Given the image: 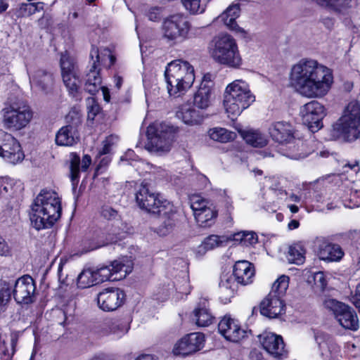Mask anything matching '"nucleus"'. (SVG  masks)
I'll return each mask as SVG.
<instances>
[{
	"instance_id": "1",
	"label": "nucleus",
	"mask_w": 360,
	"mask_h": 360,
	"mask_svg": "<svg viewBox=\"0 0 360 360\" xmlns=\"http://www.w3.org/2000/svg\"><path fill=\"white\" fill-rule=\"evenodd\" d=\"M291 81L297 91L307 98H321L331 88L330 69L312 59H302L291 70Z\"/></svg>"
},
{
	"instance_id": "2",
	"label": "nucleus",
	"mask_w": 360,
	"mask_h": 360,
	"mask_svg": "<svg viewBox=\"0 0 360 360\" xmlns=\"http://www.w3.org/2000/svg\"><path fill=\"white\" fill-rule=\"evenodd\" d=\"M136 201L139 207L146 212L158 215L162 219L157 229L160 236H166L176 225V208L160 193L153 192L146 184L142 183L136 191Z\"/></svg>"
},
{
	"instance_id": "3",
	"label": "nucleus",
	"mask_w": 360,
	"mask_h": 360,
	"mask_svg": "<svg viewBox=\"0 0 360 360\" xmlns=\"http://www.w3.org/2000/svg\"><path fill=\"white\" fill-rule=\"evenodd\" d=\"M61 212V200L58 193L42 190L32 205L31 224L38 231L49 229L60 218Z\"/></svg>"
},
{
	"instance_id": "4",
	"label": "nucleus",
	"mask_w": 360,
	"mask_h": 360,
	"mask_svg": "<svg viewBox=\"0 0 360 360\" xmlns=\"http://www.w3.org/2000/svg\"><path fill=\"white\" fill-rule=\"evenodd\" d=\"M165 78L169 96L179 97L193 86L195 81L194 68L187 61L175 60L166 67Z\"/></svg>"
},
{
	"instance_id": "5",
	"label": "nucleus",
	"mask_w": 360,
	"mask_h": 360,
	"mask_svg": "<svg viewBox=\"0 0 360 360\" xmlns=\"http://www.w3.org/2000/svg\"><path fill=\"white\" fill-rule=\"evenodd\" d=\"M331 136L347 142L360 139V103L351 101L345 108L343 115L333 126Z\"/></svg>"
},
{
	"instance_id": "6",
	"label": "nucleus",
	"mask_w": 360,
	"mask_h": 360,
	"mask_svg": "<svg viewBox=\"0 0 360 360\" xmlns=\"http://www.w3.org/2000/svg\"><path fill=\"white\" fill-rule=\"evenodd\" d=\"M255 101L248 84L243 79L234 80L226 87L224 105L229 116L239 115Z\"/></svg>"
},
{
	"instance_id": "7",
	"label": "nucleus",
	"mask_w": 360,
	"mask_h": 360,
	"mask_svg": "<svg viewBox=\"0 0 360 360\" xmlns=\"http://www.w3.org/2000/svg\"><path fill=\"white\" fill-rule=\"evenodd\" d=\"M210 54L217 63L230 68H238L242 58L236 39L228 34L215 37L210 45Z\"/></svg>"
},
{
	"instance_id": "8",
	"label": "nucleus",
	"mask_w": 360,
	"mask_h": 360,
	"mask_svg": "<svg viewBox=\"0 0 360 360\" xmlns=\"http://www.w3.org/2000/svg\"><path fill=\"white\" fill-rule=\"evenodd\" d=\"M176 129L167 123H154L147 129L148 142L146 148L152 153L169 151Z\"/></svg>"
},
{
	"instance_id": "9",
	"label": "nucleus",
	"mask_w": 360,
	"mask_h": 360,
	"mask_svg": "<svg viewBox=\"0 0 360 360\" xmlns=\"http://www.w3.org/2000/svg\"><path fill=\"white\" fill-rule=\"evenodd\" d=\"M289 277L281 276L272 285L271 290L260 304V313L269 319L278 317L284 311L281 297L288 288Z\"/></svg>"
},
{
	"instance_id": "10",
	"label": "nucleus",
	"mask_w": 360,
	"mask_h": 360,
	"mask_svg": "<svg viewBox=\"0 0 360 360\" xmlns=\"http://www.w3.org/2000/svg\"><path fill=\"white\" fill-rule=\"evenodd\" d=\"M3 124L8 129L20 130L25 128L32 118L30 106L22 100L11 101L2 110Z\"/></svg>"
},
{
	"instance_id": "11",
	"label": "nucleus",
	"mask_w": 360,
	"mask_h": 360,
	"mask_svg": "<svg viewBox=\"0 0 360 360\" xmlns=\"http://www.w3.org/2000/svg\"><path fill=\"white\" fill-rule=\"evenodd\" d=\"M191 29V23L182 13H175L166 18L162 25L163 37L168 41H181L186 39Z\"/></svg>"
},
{
	"instance_id": "12",
	"label": "nucleus",
	"mask_w": 360,
	"mask_h": 360,
	"mask_svg": "<svg viewBox=\"0 0 360 360\" xmlns=\"http://www.w3.org/2000/svg\"><path fill=\"white\" fill-rule=\"evenodd\" d=\"M190 203L199 226L210 227L214 223L217 210L210 201L200 195L194 194L190 196Z\"/></svg>"
},
{
	"instance_id": "13",
	"label": "nucleus",
	"mask_w": 360,
	"mask_h": 360,
	"mask_svg": "<svg viewBox=\"0 0 360 360\" xmlns=\"http://www.w3.org/2000/svg\"><path fill=\"white\" fill-rule=\"evenodd\" d=\"M60 68L63 83L70 94L76 98L77 100L80 99L79 89L81 82L74 60L66 53L62 54Z\"/></svg>"
},
{
	"instance_id": "14",
	"label": "nucleus",
	"mask_w": 360,
	"mask_h": 360,
	"mask_svg": "<svg viewBox=\"0 0 360 360\" xmlns=\"http://www.w3.org/2000/svg\"><path fill=\"white\" fill-rule=\"evenodd\" d=\"M0 156L12 165L20 163L25 158L24 153L18 140L11 134L0 132Z\"/></svg>"
},
{
	"instance_id": "15",
	"label": "nucleus",
	"mask_w": 360,
	"mask_h": 360,
	"mask_svg": "<svg viewBox=\"0 0 360 360\" xmlns=\"http://www.w3.org/2000/svg\"><path fill=\"white\" fill-rule=\"evenodd\" d=\"M300 115L303 123L314 133L323 127L322 120L326 115L325 108L317 101H311L301 107Z\"/></svg>"
},
{
	"instance_id": "16",
	"label": "nucleus",
	"mask_w": 360,
	"mask_h": 360,
	"mask_svg": "<svg viewBox=\"0 0 360 360\" xmlns=\"http://www.w3.org/2000/svg\"><path fill=\"white\" fill-rule=\"evenodd\" d=\"M12 295L15 301L19 304H29L36 300V285L34 279L25 275L15 282Z\"/></svg>"
},
{
	"instance_id": "17",
	"label": "nucleus",
	"mask_w": 360,
	"mask_h": 360,
	"mask_svg": "<svg viewBox=\"0 0 360 360\" xmlns=\"http://www.w3.org/2000/svg\"><path fill=\"white\" fill-rule=\"evenodd\" d=\"M328 305L333 309L337 321L343 328L354 331L359 329V319L352 308L335 300H330Z\"/></svg>"
},
{
	"instance_id": "18",
	"label": "nucleus",
	"mask_w": 360,
	"mask_h": 360,
	"mask_svg": "<svg viewBox=\"0 0 360 360\" xmlns=\"http://www.w3.org/2000/svg\"><path fill=\"white\" fill-rule=\"evenodd\" d=\"M101 215L108 221H113L112 226L109 230V238L106 243H115L121 240L124 233H127L129 228L127 223L122 219L121 214L117 210L109 205H104L101 208Z\"/></svg>"
},
{
	"instance_id": "19",
	"label": "nucleus",
	"mask_w": 360,
	"mask_h": 360,
	"mask_svg": "<svg viewBox=\"0 0 360 360\" xmlns=\"http://www.w3.org/2000/svg\"><path fill=\"white\" fill-rule=\"evenodd\" d=\"M30 83L32 88L48 92L54 84L53 73L46 68L39 67H30L27 69Z\"/></svg>"
},
{
	"instance_id": "20",
	"label": "nucleus",
	"mask_w": 360,
	"mask_h": 360,
	"mask_svg": "<svg viewBox=\"0 0 360 360\" xmlns=\"http://www.w3.org/2000/svg\"><path fill=\"white\" fill-rule=\"evenodd\" d=\"M124 299L123 290L117 288H108L98 294L97 304L102 310L112 311L122 304Z\"/></svg>"
},
{
	"instance_id": "21",
	"label": "nucleus",
	"mask_w": 360,
	"mask_h": 360,
	"mask_svg": "<svg viewBox=\"0 0 360 360\" xmlns=\"http://www.w3.org/2000/svg\"><path fill=\"white\" fill-rule=\"evenodd\" d=\"M205 336L201 333H192L182 338L174 346L176 355L187 356L200 351L204 347Z\"/></svg>"
},
{
	"instance_id": "22",
	"label": "nucleus",
	"mask_w": 360,
	"mask_h": 360,
	"mask_svg": "<svg viewBox=\"0 0 360 360\" xmlns=\"http://www.w3.org/2000/svg\"><path fill=\"white\" fill-rule=\"evenodd\" d=\"M81 124L82 121L77 117L72 123L62 127L56 134V143L66 147L76 145L80 140Z\"/></svg>"
},
{
	"instance_id": "23",
	"label": "nucleus",
	"mask_w": 360,
	"mask_h": 360,
	"mask_svg": "<svg viewBox=\"0 0 360 360\" xmlns=\"http://www.w3.org/2000/svg\"><path fill=\"white\" fill-rule=\"evenodd\" d=\"M213 86L212 75L210 73L205 74L194 94L193 102L197 108L205 110L211 105L213 98Z\"/></svg>"
},
{
	"instance_id": "24",
	"label": "nucleus",
	"mask_w": 360,
	"mask_h": 360,
	"mask_svg": "<svg viewBox=\"0 0 360 360\" xmlns=\"http://www.w3.org/2000/svg\"><path fill=\"white\" fill-rule=\"evenodd\" d=\"M218 330L227 340L237 342L242 340L247 332L242 329L238 321L224 316L218 324Z\"/></svg>"
},
{
	"instance_id": "25",
	"label": "nucleus",
	"mask_w": 360,
	"mask_h": 360,
	"mask_svg": "<svg viewBox=\"0 0 360 360\" xmlns=\"http://www.w3.org/2000/svg\"><path fill=\"white\" fill-rule=\"evenodd\" d=\"M264 349L272 356L280 359L286 354L283 338L272 333H264L259 335Z\"/></svg>"
},
{
	"instance_id": "26",
	"label": "nucleus",
	"mask_w": 360,
	"mask_h": 360,
	"mask_svg": "<svg viewBox=\"0 0 360 360\" xmlns=\"http://www.w3.org/2000/svg\"><path fill=\"white\" fill-rule=\"evenodd\" d=\"M269 131L272 139L279 143H290L294 139L293 127L289 122H276L271 125Z\"/></svg>"
},
{
	"instance_id": "27",
	"label": "nucleus",
	"mask_w": 360,
	"mask_h": 360,
	"mask_svg": "<svg viewBox=\"0 0 360 360\" xmlns=\"http://www.w3.org/2000/svg\"><path fill=\"white\" fill-rule=\"evenodd\" d=\"M237 283L245 285L252 282L255 269L252 264L246 261H238L233 266L231 274Z\"/></svg>"
},
{
	"instance_id": "28",
	"label": "nucleus",
	"mask_w": 360,
	"mask_h": 360,
	"mask_svg": "<svg viewBox=\"0 0 360 360\" xmlns=\"http://www.w3.org/2000/svg\"><path fill=\"white\" fill-rule=\"evenodd\" d=\"M240 8L239 4H232L224 11L217 20L222 22L229 29L238 33H245V30L240 27L236 20L240 15Z\"/></svg>"
},
{
	"instance_id": "29",
	"label": "nucleus",
	"mask_w": 360,
	"mask_h": 360,
	"mask_svg": "<svg viewBox=\"0 0 360 360\" xmlns=\"http://www.w3.org/2000/svg\"><path fill=\"white\" fill-rule=\"evenodd\" d=\"M237 288V283L235 281L231 274H223L221 276L219 284V295L223 304L231 302L233 297Z\"/></svg>"
},
{
	"instance_id": "30",
	"label": "nucleus",
	"mask_w": 360,
	"mask_h": 360,
	"mask_svg": "<svg viewBox=\"0 0 360 360\" xmlns=\"http://www.w3.org/2000/svg\"><path fill=\"white\" fill-rule=\"evenodd\" d=\"M176 116L184 124L190 126L200 124L203 120L200 112L189 103L180 105L176 110Z\"/></svg>"
},
{
	"instance_id": "31",
	"label": "nucleus",
	"mask_w": 360,
	"mask_h": 360,
	"mask_svg": "<svg viewBox=\"0 0 360 360\" xmlns=\"http://www.w3.org/2000/svg\"><path fill=\"white\" fill-rule=\"evenodd\" d=\"M70 179L73 185L77 184L79 179L80 170L86 172L91 163V156L84 155L82 160L78 155L76 153H71L70 155Z\"/></svg>"
},
{
	"instance_id": "32",
	"label": "nucleus",
	"mask_w": 360,
	"mask_h": 360,
	"mask_svg": "<svg viewBox=\"0 0 360 360\" xmlns=\"http://www.w3.org/2000/svg\"><path fill=\"white\" fill-rule=\"evenodd\" d=\"M343 255L344 253L341 248L337 244L323 242L319 245L318 256L322 260L330 262L338 261Z\"/></svg>"
},
{
	"instance_id": "33",
	"label": "nucleus",
	"mask_w": 360,
	"mask_h": 360,
	"mask_svg": "<svg viewBox=\"0 0 360 360\" xmlns=\"http://www.w3.org/2000/svg\"><path fill=\"white\" fill-rule=\"evenodd\" d=\"M194 320L196 325L200 327H206L212 323L214 316L208 308L207 300H200L198 306L193 311Z\"/></svg>"
},
{
	"instance_id": "34",
	"label": "nucleus",
	"mask_w": 360,
	"mask_h": 360,
	"mask_svg": "<svg viewBox=\"0 0 360 360\" xmlns=\"http://www.w3.org/2000/svg\"><path fill=\"white\" fill-rule=\"evenodd\" d=\"M101 86V77L96 63L92 64L91 69L86 75L84 88L91 95L98 91Z\"/></svg>"
},
{
	"instance_id": "35",
	"label": "nucleus",
	"mask_w": 360,
	"mask_h": 360,
	"mask_svg": "<svg viewBox=\"0 0 360 360\" xmlns=\"http://www.w3.org/2000/svg\"><path fill=\"white\" fill-rule=\"evenodd\" d=\"M208 135L213 141L221 143L229 142L233 140L236 137V133L221 127H214L210 129L208 131Z\"/></svg>"
},
{
	"instance_id": "36",
	"label": "nucleus",
	"mask_w": 360,
	"mask_h": 360,
	"mask_svg": "<svg viewBox=\"0 0 360 360\" xmlns=\"http://www.w3.org/2000/svg\"><path fill=\"white\" fill-rule=\"evenodd\" d=\"M305 250L300 243L294 244L289 248L288 259L290 263L302 264L305 260Z\"/></svg>"
},
{
	"instance_id": "37",
	"label": "nucleus",
	"mask_w": 360,
	"mask_h": 360,
	"mask_svg": "<svg viewBox=\"0 0 360 360\" xmlns=\"http://www.w3.org/2000/svg\"><path fill=\"white\" fill-rule=\"evenodd\" d=\"M129 325L120 320H115L108 324V333L120 339L128 333Z\"/></svg>"
},
{
	"instance_id": "38",
	"label": "nucleus",
	"mask_w": 360,
	"mask_h": 360,
	"mask_svg": "<svg viewBox=\"0 0 360 360\" xmlns=\"http://www.w3.org/2000/svg\"><path fill=\"white\" fill-rule=\"evenodd\" d=\"M233 240L243 246L253 245L257 243V236L253 231H243L233 234Z\"/></svg>"
},
{
	"instance_id": "39",
	"label": "nucleus",
	"mask_w": 360,
	"mask_h": 360,
	"mask_svg": "<svg viewBox=\"0 0 360 360\" xmlns=\"http://www.w3.org/2000/svg\"><path fill=\"white\" fill-rule=\"evenodd\" d=\"M243 139L247 143L254 147H263L267 143L266 137L258 131H248L245 132Z\"/></svg>"
},
{
	"instance_id": "40",
	"label": "nucleus",
	"mask_w": 360,
	"mask_h": 360,
	"mask_svg": "<svg viewBox=\"0 0 360 360\" xmlns=\"http://www.w3.org/2000/svg\"><path fill=\"white\" fill-rule=\"evenodd\" d=\"M96 285L94 281L93 269L83 270L77 277V286L80 288H86Z\"/></svg>"
},
{
	"instance_id": "41",
	"label": "nucleus",
	"mask_w": 360,
	"mask_h": 360,
	"mask_svg": "<svg viewBox=\"0 0 360 360\" xmlns=\"http://www.w3.org/2000/svg\"><path fill=\"white\" fill-rule=\"evenodd\" d=\"M93 273L96 285L109 280L118 279L117 277L112 278V271L108 266H102L96 269H93Z\"/></svg>"
},
{
	"instance_id": "42",
	"label": "nucleus",
	"mask_w": 360,
	"mask_h": 360,
	"mask_svg": "<svg viewBox=\"0 0 360 360\" xmlns=\"http://www.w3.org/2000/svg\"><path fill=\"white\" fill-rule=\"evenodd\" d=\"M184 8L191 15L201 14L205 11V6L201 4L200 0H181Z\"/></svg>"
},
{
	"instance_id": "43",
	"label": "nucleus",
	"mask_w": 360,
	"mask_h": 360,
	"mask_svg": "<svg viewBox=\"0 0 360 360\" xmlns=\"http://www.w3.org/2000/svg\"><path fill=\"white\" fill-rule=\"evenodd\" d=\"M228 242L226 237L217 235H210L203 240L205 245L209 250L224 245Z\"/></svg>"
},
{
	"instance_id": "44",
	"label": "nucleus",
	"mask_w": 360,
	"mask_h": 360,
	"mask_svg": "<svg viewBox=\"0 0 360 360\" xmlns=\"http://www.w3.org/2000/svg\"><path fill=\"white\" fill-rule=\"evenodd\" d=\"M119 141V137L117 135H110L103 141V147L99 151L100 155L109 154L113 146H116Z\"/></svg>"
},
{
	"instance_id": "45",
	"label": "nucleus",
	"mask_w": 360,
	"mask_h": 360,
	"mask_svg": "<svg viewBox=\"0 0 360 360\" xmlns=\"http://www.w3.org/2000/svg\"><path fill=\"white\" fill-rule=\"evenodd\" d=\"M110 270L112 271V276L117 273L124 272V276L131 271V266L125 265L122 261L115 260L110 265Z\"/></svg>"
},
{
	"instance_id": "46",
	"label": "nucleus",
	"mask_w": 360,
	"mask_h": 360,
	"mask_svg": "<svg viewBox=\"0 0 360 360\" xmlns=\"http://www.w3.org/2000/svg\"><path fill=\"white\" fill-rule=\"evenodd\" d=\"M86 108L88 111V119L93 120L96 115L99 112L100 107L94 98H88L86 100Z\"/></svg>"
},
{
	"instance_id": "47",
	"label": "nucleus",
	"mask_w": 360,
	"mask_h": 360,
	"mask_svg": "<svg viewBox=\"0 0 360 360\" xmlns=\"http://www.w3.org/2000/svg\"><path fill=\"white\" fill-rule=\"evenodd\" d=\"M37 11V6L35 3H25L20 6V13L22 15H30Z\"/></svg>"
},
{
	"instance_id": "48",
	"label": "nucleus",
	"mask_w": 360,
	"mask_h": 360,
	"mask_svg": "<svg viewBox=\"0 0 360 360\" xmlns=\"http://www.w3.org/2000/svg\"><path fill=\"white\" fill-rule=\"evenodd\" d=\"M146 16L151 21H158L162 18V10L159 7H151L146 13Z\"/></svg>"
},
{
	"instance_id": "49",
	"label": "nucleus",
	"mask_w": 360,
	"mask_h": 360,
	"mask_svg": "<svg viewBox=\"0 0 360 360\" xmlns=\"http://www.w3.org/2000/svg\"><path fill=\"white\" fill-rule=\"evenodd\" d=\"M11 255V248L6 240L0 236V256L8 257Z\"/></svg>"
},
{
	"instance_id": "50",
	"label": "nucleus",
	"mask_w": 360,
	"mask_h": 360,
	"mask_svg": "<svg viewBox=\"0 0 360 360\" xmlns=\"http://www.w3.org/2000/svg\"><path fill=\"white\" fill-rule=\"evenodd\" d=\"M314 279L315 283L318 285L321 289H324L327 285V281L325 275L323 272H317L314 274Z\"/></svg>"
},
{
	"instance_id": "51",
	"label": "nucleus",
	"mask_w": 360,
	"mask_h": 360,
	"mask_svg": "<svg viewBox=\"0 0 360 360\" xmlns=\"http://www.w3.org/2000/svg\"><path fill=\"white\" fill-rule=\"evenodd\" d=\"M271 191L278 200H286L288 198L287 192L281 188H271Z\"/></svg>"
},
{
	"instance_id": "52",
	"label": "nucleus",
	"mask_w": 360,
	"mask_h": 360,
	"mask_svg": "<svg viewBox=\"0 0 360 360\" xmlns=\"http://www.w3.org/2000/svg\"><path fill=\"white\" fill-rule=\"evenodd\" d=\"M352 302L357 308H360V282L356 286L355 293L352 296Z\"/></svg>"
},
{
	"instance_id": "53",
	"label": "nucleus",
	"mask_w": 360,
	"mask_h": 360,
	"mask_svg": "<svg viewBox=\"0 0 360 360\" xmlns=\"http://www.w3.org/2000/svg\"><path fill=\"white\" fill-rule=\"evenodd\" d=\"M8 181V179L0 178V195L7 193L11 188V184Z\"/></svg>"
},
{
	"instance_id": "54",
	"label": "nucleus",
	"mask_w": 360,
	"mask_h": 360,
	"mask_svg": "<svg viewBox=\"0 0 360 360\" xmlns=\"http://www.w3.org/2000/svg\"><path fill=\"white\" fill-rule=\"evenodd\" d=\"M90 57L93 60V63L92 64L96 63V65L98 66V64L100 62V55H99V53H98V48H96L95 46H92L91 52H90Z\"/></svg>"
},
{
	"instance_id": "55",
	"label": "nucleus",
	"mask_w": 360,
	"mask_h": 360,
	"mask_svg": "<svg viewBox=\"0 0 360 360\" xmlns=\"http://www.w3.org/2000/svg\"><path fill=\"white\" fill-rule=\"evenodd\" d=\"M209 251L205 245V243L203 241L202 243L197 247V248L195 250V253L197 257H202L205 255V253Z\"/></svg>"
},
{
	"instance_id": "56",
	"label": "nucleus",
	"mask_w": 360,
	"mask_h": 360,
	"mask_svg": "<svg viewBox=\"0 0 360 360\" xmlns=\"http://www.w3.org/2000/svg\"><path fill=\"white\" fill-rule=\"evenodd\" d=\"M296 146H297V151H298V153L292 155V158H295V159H299V158H304V157H306V156L307 155V153H303V152H302V151H301L302 150L300 148V147H302V146H303L302 143L301 141H299L297 143ZM294 147H295V146Z\"/></svg>"
},
{
	"instance_id": "57",
	"label": "nucleus",
	"mask_w": 360,
	"mask_h": 360,
	"mask_svg": "<svg viewBox=\"0 0 360 360\" xmlns=\"http://www.w3.org/2000/svg\"><path fill=\"white\" fill-rule=\"evenodd\" d=\"M100 89H101V91H102L104 101L106 102H109L110 100V92H109L108 89L105 86H101Z\"/></svg>"
},
{
	"instance_id": "58",
	"label": "nucleus",
	"mask_w": 360,
	"mask_h": 360,
	"mask_svg": "<svg viewBox=\"0 0 360 360\" xmlns=\"http://www.w3.org/2000/svg\"><path fill=\"white\" fill-rule=\"evenodd\" d=\"M115 86L117 89H120L123 83V79L122 77L116 75L114 78Z\"/></svg>"
},
{
	"instance_id": "59",
	"label": "nucleus",
	"mask_w": 360,
	"mask_h": 360,
	"mask_svg": "<svg viewBox=\"0 0 360 360\" xmlns=\"http://www.w3.org/2000/svg\"><path fill=\"white\" fill-rule=\"evenodd\" d=\"M136 360H159L158 358L155 357L150 354H143L138 356Z\"/></svg>"
},
{
	"instance_id": "60",
	"label": "nucleus",
	"mask_w": 360,
	"mask_h": 360,
	"mask_svg": "<svg viewBox=\"0 0 360 360\" xmlns=\"http://www.w3.org/2000/svg\"><path fill=\"white\" fill-rule=\"evenodd\" d=\"M299 225H300L299 221H297V220L293 219V220H291V221L288 223V229H289L290 230H293V229H295L298 228V227H299Z\"/></svg>"
},
{
	"instance_id": "61",
	"label": "nucleus",
	"mask_w": 360,
	"mask_h": 360,
	"mask_svg": "<svg viewBox=\"0 0 360 360\" xmlns=\"http://www.w3.org/2000/svg\"><path fill=\"white\" fill-rule=\"evenodd\" d=\"M134 151L131 150H129L124 156L121 157V160H128L129 159L132 158V156H134Z\"/></svg>"
},
{
	"instance_id": "62",
	"label": "nucleus",
	"mask_w": 360,
	"mask_h": 360,
	"mask_svg": "<svg viewBox=\"0 0 360 360\" xmlns=\"http://www.w3.org/2000/svg\"><path fill=\"white\" fill-rule=\"evenodd\" d=\"M250 356L252 359L255 360H261L262 354L257 351H252L250 352Z\"/></svg>"
},
{
	"instance_id": "63",
	"label": "nucleus",
	"mask_w": 360,
	"mask_h": 360,
	"mask_svg": "<svg viewBox=\"0 0 360 360\" xmlns=\"http://www.w3.org/2000/svg\"><path fill=\"white\" fill-rule=\"evenodd\" d=\"M345 167H349L351 169L354 170L356 172H357L359 170V162L357 161H355L354 164H347L345 165Z\"/></svg>"
},
{
	"instance_id": "64",
	"label": "nucleus",
	"mask_w": 360,
	"mask_h": 360,
	"mask_svg": "<svg viewBox=\"0 0 360 360\" xmlns=\"http://www.w3.org/2000/svg\"><path fill=\"white\" fill-rule=\"evenodd\" d=\"M8 8V4L6 0H0V13L5 11Z\"/></svg>"
}]
</instances>
